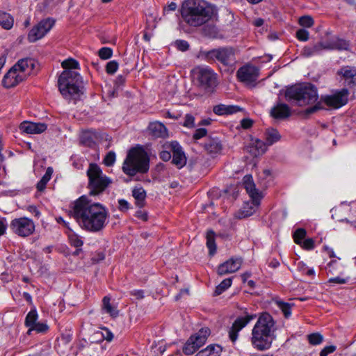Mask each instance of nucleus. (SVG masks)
I'll list each match as a JSON object with an SVG mask.
<instances>
[{
	"label": "nucleus",
	"instance_id": "nucleus-1",
	"mask_svg": "<svg viewBox=\"0 0 356 356\" xmlns=\"http://www.w3.org/2000/svg\"><path fill=\"white\" fill-rule=\"evenodd\" d=\"M69 216L73 217L83 229L98 232L107 224L109 213L103 204L92 202L86 195H82L71 204Z\"/></svg>",
	"mask_w": 356,
	"mask_h": 356
},
{
	"label": "nucleus",
	"instance_id": "nucleus-2",
	"mask_svg": "<svg viewBox=\"0 0 356 356\" xmlns=\"http://www.w3.org/2000/svg\"><path fill=\"white\" fill-rule=\"evenodd\" d=\"M180 13L188 26L198 27L210 20L217 19L218 10L204 0H185L181 4Z\"/></svg>",
	"mask_w": 356,
	"mask_h": 356
},
{
	"label": "nucleus",
	"instance_id": "nucleus-3",
	"mask_svg": "<svg viewBox=\"0 0 356 356\" xmlns=\"http://www.w3.org/2000/svg\"><path fill=\"white\" fill-rule=\"evenodd\" d=\"M275 321L271 315L262 314L252 330L251 342L254 348L266 350L271 347L274 339Z\"/></svg>",
	"mask_w": 356,
	"mask_h": 356
},
{
	"label": "nucleus",
	"instance_id": "nucleus-4",
	"mask_svg": "<svg viewBox=\"0 0 356 356\" xmlns=\"http://www.w3.org/2000/svg\"><path fill=\"white\" fill-rule=\"evenodd\" d=\"M149 168V158L142 147L131 148L124 161L122 171L130 177L147 173Z\"/></svg>",
	"mask_w": 356,
	"mask_h": 356
},
{
	"label": "nucleus",
	"instance_id": "nucleus-5",
	"mask_svg": "<svg viewBox=\"0 0 356 356\" xmlns=\"http://www.w3.org/2000/svg\"><path fill=\"white\" fill-rule=\"evenodd\" d=\"M285 97L288 102L299 106L316 103L318 99L316 88L309 83L288 88L285 92Z\"/></svg>",
	"mask_w": 356,
	"mask_h": 356
},
{
	"label": "nucleus",
	"instance_id": "nucleus-6",
	"mask_svg": "<svg viewBox=\"0 0 356 356\" xmlns=\"http://www.w3.org/2000/svg\"><path fill=\"white\" fill-rule=\"evenodd\" d=\"M59 91L64 98L76 99L83 94V80L81 75L73 70H64L58 80Z\"/></svg>",
	"mask_w": 356,
	"mask_h": 356
},
{
	"label": "nucleus",
	"instance_id": "nucleus-7",
	"mask_svg": "<svg viewBox=\"0 0 356 356\" xmlns=\"http://www.w3.org/2000/svg\"><path fill=\"white\" fill-rule=\"evenodd\" d=\"M348 90L347 88H342L341 90H337L332 95L321 96L320 101L317 102L314 106L303 111L302 115L305 118H308L310 115L318 111L324 109L323 103L330 108H339L348 103Z\"/></svg>",
	"mask_w": 356,
	"mask_h": 356
},
{
	"label": "nucleus",
	"instance_id": "nucleus-8",
	"mask_svg": "<svg viewBox=\"0 0 356 356\" xmlns=\"http://www.w3.org/2000/svg\"><path fill=\"white\" fill-rule=\"evenodd\" d=\"M86 174L90 195L96 196L103 193L112 184L111 179L103 173L97 163H90Z\"/></svg>",
	"mask_w": 356,
	"mask_h": 356
},
{
	"label": "nucleus",
	"instance_id": "nucleus-9",
	"mask_svg": "<svg viewBox=\"0 0 356 356\" xmlns=\"http://www.w3.org/2000/svg\"><path fill=\"white\" fill-rule=\"evenodd\" d=\"M191 74L194 84L207 92H212L218 86V74L209 66H196Z\"/></svg>",
	"mask_w": 356,
	"mask_h": 356
},
{
	"label": "nucleus",
	"instance_id": "nucleus-10",
	"mask_svg": "<svg viewBox=\"0 0 356 356\" xmlns=\"http://www.w3.org/2000/svg\"><path fill=\"white\" fill-rule=\"evenodd\" d=\"M208 63H219L224 66H232L236 63L235 50L231 47H223L200 52Z\"/></svg>",
	"mask_w": 356,
	"mask_h": 356
},
{
	"label": "nucleus",
	"instance_id": "nucleus-11",
	"mask_svg": "<svg viewBox=\"0 0 356 356\" xmlns=\"http://www.w3.org/2000/svg\"><path fill=\"white\" fill-rule=\"evenodd\" d=\"M211 334L209 327H202L197 333L191 336L183 347V353L185 355H193L207 341Z\"/></svg>",
	"mask_w": 356,
	"mask_h": 356
},
{
	"label": "nucleus",
	"instance_id": "nucleus-12",
	"mask_svg": "<svg viewBox=\"0 0 356 356\" xmlns=\"http://www.w3.org/2000/svg\"><path fill=\"white\" fill-rule=\"evenodd\" d=\"M11 231L20 237H27L31 235L35 231L33 221L26 217L15 218L10 224Z\"/></svg>",
	"mask_w": 356,
	"mask_h": 356
},
{
	"label": "nucleus",
	"instance_id": "nucleus-13",
	"mask_svg": "<svg viewBox=\"0 0 356 356\" xmlns=\"http://www.w3.org/2000/svg\"><path fill=\"white\" fill-rule=\"evenodd\" d=\"M54 25V21L50 18L40 21L29 31L28 40L30 42H35L42 38L51 30Z\"/></svg>",
	"mask_w": 356,
	"mask_h": 356
},
{
	"label": "nucleus",
	"instance_id": "nucleus-14",
	"mask_svg": "<svg viewBox=\"0 0 356 356\" xmlns=\"http://www.w3.org/2000/svg\"><path fill=\"white\" fill-rule=\"evenodd\" d=\"M166 147L172 152V163L177 168H182L187 161L186 154L179 143L173 140L166 145Z\"/></svg>",
	"mask_w": 356,
	"mask_h": 356
},
{
	"label": "nucleus",
	"instance_id": "nucleus-15",
	"mask_svg": "<svg viewBox=\"0 0 356 356\" xmlns=\"http://www.w3.org/2000/svg\"><path fill=\"white\" fill-rule=\"evenodd\" d=\"M259 74V69L252 65H243L236 72L238 80L248 85L254 83Z\"/></svg>",
	"mask_w": 356,
	"mask_h": 356
},
{
	"label": "nucleus",
	"instance_id": "nucleus-16",
	"mask_svg": "<svg viewBox=\"0 0 356 356\" xmlns=\"http://www.w3.org/2000/svg\"><path fill=\"white\" fill-rule=\"evenodd\" d=\"M256 317L255 315H246L237 318L233 323L229 330V337L232 342L236 341L238 332L245 327L252 320Z\"/></svg>",
	"mask_w": 356,
	"mask_h": 356
},
{
	"label": "nucleus",
	"instance_id": "nucleus-17",
	"mask_svg": "<svg viewBox=\"0 0 356 356\" xmlns=\"http://www.w3.org/2000/svg\"><path fill=\"white\" fill-rule=\"evenodd\" d=\"M242 263L243 259L241 257H232L218 266V274L224 275L235 273L241 268Z\"/></svg>",
	"mask_w": 356,
	"mask_h": 356
},
{
	"label": "nucleus",
	"instance_id": "nucleus-18",
	"mask_svg": "<svg viewBox=\"0 0 356 356\" xmlns=\"http://www.w3.org/2000/svg\"><path fill=\"white\" fill-rule=\"evenodd\" d=\"M243 185L251 200H253V202H255L256 205H259L262 196L259 190L256 188L251 175H246L244 176L243 179Z\"/></svg>",
	"mask_w": 356,
	"mask_h": 356
},
{
	"label": "nucleus",
	"instance_id": "nucleus-19",
	"mask_svg": "<svg viewBox=\"0 0 356 356\" xmlns=\"http://www.w3.org/2000/svg\"><path fill=\"white\" fill-rule=\"evenodd\" d=\"M337 74L341 77L346 86H356V67L343 66L337 72Z\"/></svg>",
	"mask_w": 356,
	"mask_h": 356
},
{
	"label": "nucleus",
	"instance_id": "nucleus-20",
	"mask_svg": "<svg viewBox=\"0 0 356 356\" xmlns=\"http://www.w3.org/2000/svg\"><path fill=\"white\" fill-rule=\"evenodd\" d=\"M24 80H25L24 75L19 74L15 68L12 67L4 75L2 84L3 87L10 88L16 86Z\"/></svg>",
	"mask_w": 356,
	"mask_h": 356
},
{
	"label": "nucleus",
	"instance_id": "nucleus-21",
	"mask_svg": "<svg viewBox=\"0 0 356 356\" xmlns=\"http://www.w3.org/2000/svg\"><path fill=\"white\" fill-rule=\"evenodd\" d=\"M35 66V61L31 58H25L19 60L13 67L19 72V74L24 75L26 79L31 74Z\"/></svg>",
	"mask_w": 356,
	"mask_h": 356
},
{
	"label": "nucleus",
	"instance_id": "nucleus-22",
	"mask_svg": "<svg viewBox=\"0 0 356 356\" xmlns=\"http://www.w3.org/2000/svg\"><path fill=\"white\" fill-rule=\"evenodd\" d=\"M204 148L207 154L214 157L221 154L222 144L218 138H209L204 143Z\"/></svg>",
	"mask_w": 356,
	"mask_h": 356
},
{
	"label": "nucleus",
	"instance_id": "nucleus-23",
	"mask_svg": "<svg viewBox=\"0 0 356 356\" xmlns=\"http://www.w3.org/2000/svg\"><path fill=\"white\" fill-rule=\"evenodd\" d=\"M270 116L276 120H284L291 115L290 107L284 103H277L270 111Z\"/></svg>",
	"mask_w": 356,
	"mask_h": 356
},
{
	"label": "nucleus",
	"instance_id": "nucleus-24",
	"mask_svg": "<svg viewBox=\"0 0 356 356\" xmlns=\"http://www.w3.org/2000/svg\"><path fill=\"white\" fill-rule=\"evenodd\" d=\"M47 128L44 123H35L30 122H23L19 126V129L26 134H38L44 132Z\"/></svg>",
	"mask_w": 356,
	"mask_h": 356
},
{
	"label": "nucleus",
	"instance_id": "nucleus-25",
	"mask_svg": "<svg viewBox=\"0 0 356 356\" xmlns=\"http://www.w3.org/2000/svg\"><path fill=\"white\" fill-rule=\"evenodd\" d=\"M148 129L151 135L155 138H165L168 136V129L161 122H151L149 124Z\"/></svg>",
	"mask_w": 356,
	"mask_h": 356
},
{
	"label": "nucleus",
	"instance_id": "nucleus-26",
	"mask_svg": "<svg viewBox=\"0 0 356 356\" xmlns=\"http://www.w3.org/2000/svg\"><path fill=\"white\" fill-rule=\"evenodd\" d=\"M325 48V42H319L311 46H305L301 51V55L305 57H310L320 54Z\"/></svg>",
	"mask_w": 356,
	"mask_h": 356
},
{
	"label": "nucleus",
	"instance_id": "nucleus-27",
	"mask_svg": "<svg viewBox=\"0 0 356 356\" xmlns=\"http://www.w3.org/2000/svg\"><path fill=\"white\" fill-rule=\"evenodd\" d=\"M258 206L259 205L255 204V202H253V200H252L250 203L247 202L243 205L241 209L237 212L236 217L239 219L248 218L256 211Z\"/></svg>",
	"mask_w": 356,
	"mask_h": 356
},
{
	"label": "nucleus",
	"instance_id": "nucleus-28",
	"mask_svg": "<svg viewBox=\"0 0 356 356\" xmlns=\"http://www.w3.org/2000/svg\"><path fill=\"white\" fill-rule=\"evenodd\" d=\"M222 348L218 345H209L198 352L195 356H221Z\"/></svg>",
	"mask_w": 356,
	"mask_h": 356
},
{
	"label": "nucleus",
	"instance_id": "nucleus-29",
	"mask_svg": "<svg viewBox=\"0 0 356 356\" xmlns=\"http://www.w3.org/2000/svg\"><path fill=\"white\" fill-rule=\"evenodd\" d=\"M132 195L136 200V204L139 208L145 205L146 198V191L143 187H136L132 190Z\"/></svg>",
	"mask_w": 356,
	"mask_h": 356
},
{
	"label": "nucleus",
	"instance_id": "nucleus-30",
	"mask_svg": "<svg viewBox=\"0 0 356 356\" xmlns=\"http://www.w3.org/2000/svg\"><path fill=\"white\" fill-rule=\"evenodd\" d=\"M102 310L113 318H116L119 314L117 307L111 304V298L108 296H104L102 300Z\"/></svg>",
	"mask_w": 356,
	"mask_h": 356
},
{
	"label": "nucleus",
	"instance_id": "nucleus-31",
	"mask_svg": "<svg viewBox=\"0 0 356 356\" xmlns=\"http://www.w3.org/2000/svg\"><path fill=\"white\" fill-rule=\"evenodd\" d=\"M349 42L343 39H337L330 42H325L327 49L347 50L349 48Z\"/></svg>",
	"mask_w": 356,
	"mask_h": 356
},
{
	"label": "nucleus",
	"instance_id": "nucleus-32",
	"mask_svg": "<svg viewBox=\"0 0 356 356\" xmlns=\"http://www.w3.org/2000/svg\"><path fill=\"white\" fill-rule=\"evenodd\" d=\"M266 143L261 140H257L254 145L248 147V151L254 156L263 154L266 150Z\"/></svg>",
	"mask_w": 356,
	"mask_h": 356
},
{
	"label": "nucleus",
	"instance_id": "nucleus-33",
	"mask_svg": "<svg viewBox=\"0 0 356 356\" xmlns=\"http://www.w3.org/2000/svg\"><path fill=\"white\" fill-rule=\"evenodd\" d=\"M53 168L48 167L46 170L45 174L42 176L41 179L38 182L36 185L37 190L40 192H42L46 188L47 184L49 181L53 174Z\"/></svg>",
	"mask_w": 356,
	"mask_h": 356
},
{
	"label": "nucleus",
	"instance_id": "nucleus-34",
	"mask_svg": "<svg viewBox=\"0 0 356 356\" xmlns=\"http://www.w3.org/2000/svg\"><path fill=\"white\" fill-rule=\"evenodd\" d=\"M281 138L278 131L275 129H268L265 133V139L267 145H272Z\"/></svg>",
	"mask_w": 356,
	"mask_h": 356
},
{
	"label": "nucleus",
	"instance_id": "nucleus-35",
	"mask_svg": "<svg viewBox=\"0 0 356 356\" xmlns=\"http://www.w3.org/2000/svg\"><path fill=\"white\" fill-rule=\"evenodd\" d=\"M14 19L8 13L0 11V25L6 30H10L13 26Z\"/></svg>",
	"mask_w": 356,
	"mask_h": 356
},
{
	"label": "nucleus",
	"instance_id": "nucleus-36",
	"mask_svg": "<svg viewBox=\"0 0 356 356\" xmlns=\"http://www.w3.org/2000/svg\"><path fill=\"white\" fill-rule=\"evenodd\" d=\"M215 236V232L213 230H209L207 232V247L209 249V253L211 256L214 255L216 252Z\"/></svg>",
	"mask_w": 356,
	"mask_h": 356
},
{
	"label": "nucleus",
	"instance_id": "nucleus-37",
	"mask_svg": "<svg viewBox=\"0 0 356 356\" xmlns=\"http://www.w3.org/2000/svg\"><path fill=\"white\" fill-rule=\"evenodd\" d=\"M38 315L35 309H31L26 315L25 318V325L31 328L37 323Z\"/></svg>",
	"mask_w": 356,
	"mask_h": 356
},
{
	"label": "nucleus",
	"instance_id": "nucleus-38",
	"mask_svg": "<svg viewBox=\"0 0 356 356\" xmlns=\"http://www.w3.org/2000/svg\"><path fill=\"white\" fill-rule=\"evenodd\" d=\"M232 283V278H226L223 280L216 288L214 291L215 296H219L225 290L231 286Z\"/></svg>",
	"mask_w": 356,
	"mask_h": 356
},
{
	"label": "nucleus",
	"instance_id": "nucleus-39",
	"mask_svg": "<svg viewBox=\"0 0 356 356\" xmlns=\"http://www.w3.org/2000/svg\"><path fill=\"white\" fill-rule=\"evenodd\" d=\"M61 66L65 70H72L74 69H79V63L75 59L67 58L62 62Z\"/></svg>",
	"mask_w": 356,
	"mask_h": 356
},
{
	"label": "nucleus",
	"instance_id": "nucleus-40",
	"mask_svg": "<svg viewBox=\"0 0 356 356\" xmlns=\"http://www.w3.org/2000/svg\"><path fill=\"white\" fill-rule=\"evenodd\" d=\"M306 235H307V232L304 228L297 229L293 234V238L294 242L296 244L300 245L302 242V241L305 238Z\"/></svg>",
	"mask_w": 356,
	"mask_h": 356
},
{
	"label": "nucleus",
	"instance_id": "nucleus-41",
	"mask_svg": "<svg viewBox=\"0 0 356 356\" xmlns=\"http://www.w3.org/2000/svg\"><path fill=\"white\" fill-rule=\"evenodd\" d=\"M49 330V326L44 323L37 322L35 325H33L31 328H29L27 334H30L31 331H36L38 333H44Z\"/></svg>",
	"mask_w": 356,
	"mask_h": 356
},
{
	"label": "nucleus",
	"instance_id": "nucleus-42",
	"mask_svg": "<svg viewBox=\"0 0 356 356\" xmlns=\"http://www.w3.org/2000/svg\"><path fill=\"white\" fill-rule=\"evenodd\" d=\"M69 241L70 245L75 248H81L83 245V241L81 238L76 234H70Z\"/></svg>",
	"mask_w": 356,
	"mask_h": 356
},
{
	"label": "nucleus",
	"instance_id": "nucleus-43",
	"mask_svg": "<svg viewBox=\"0 0 356 356\" xmlns=\"http://www.w3.org/2000/svg\"><path fill=\"white\" fill-rule=\"evenodd\" d=\"M307 339L310 344L316 346L322 343L323 338L320 333L316 332L307 335Z\"/></svg>",
	"mask_w": 356,
	"mask_h": 356
},
{
	"label": "nucleus",
	"instance_id": "nucleus-44",
	"mask_svg": "<svg viewBox=\"0 0 356 356\" xmlns=\"http://www.w3.org/2000/svg\"><path fill=\"white\" fill-rule=\"evenodd\" d=\"M297 268L300 272L308 276H313L315 274L314 270L313 268H308L302 261L298 263Z\"/></svg>",
	"mask_w": 356,
	"mask_h": 356
},
{
	"label": "nucleus",
	"instance_id": "nucleus-45",
	"mask_svg": "<svg viewBox=\"0 0 356 356\" xmlns=\"http://www.w3.org/2000/svg\"><path fill=\"white\" fill-rule=\"evenodd\" d=\"M277 304H278L280 309L283 312L285 318L290 317L291 315V308L290 304L284 302H281V301L278 302Z\"/></svg>",
	"mask_w": 356,
	"mask_h": 356
},
{
	"label": "nucleus",
	"instance_id": "nucleus-46",
	"mask_svg": "<svg viewBox=\"0 0 356 356\" xmlns=\"http://www.w3.org/2000/svg\"><path fill=\"white\" fill-rule=\"evenodd\" d=\"M115 162V154L113 151H110L105 156L103 163L106 166H112Z\"/></svg>",
	"mask_w": 356,
	"mask_h": 356
},
{
	"label": "nucleus",
	"instance_id": "nucleus-47",
	"mask_svg": "<svg viewBox=\"0 0 356 356\" xmlns=\"http://www.w3.org/2000/svg\"><path fill=\"white\" fill-rule=\"evenodd\" d=\"M203 31L204 34L210 38H216L218 33V30L216 26H205Z\"/></svg>",
	"mask_w": 356,
	"mask_h": 356
},
{
	"label": "nucleus",
	"instance_id": "nucleus-48",
	"mask_svg": "<svg viewBox=\"0 0 356 356\" xmlns=\"http://www.w3.org/2000/svg\"><path fill=\"white\" fill-rule=\"evenodd\" d=\"M113 51L109 47H102L99 50V56L104 60L110 58L112 56Z\"/></svg>",
	"mask_w": 356,
	"mask_h": 356
},
{
	"label": "nucleus",
	"instance_id": "nucleus-49",
	"mask_svg": "<svg viewBox=\"0 0 356 356\" xmlns=\"http://www.w3.org/2000/svg\"><path fill=\"white\" fill-rule=\"evenodd\" d=\"M299 245L305 250H311L315 248V242L312 238H305Z\"/></svg>",
	"mask_w": 356,
	"mask_h": 356
},
{
	"label": "nucleus",
	"instance_id": "nucleus-50",
	"mask_svg": "<svg viewBox=\"0 0 356 356\" xmlns=\"http://www.w3.org/2000/svg\"><path fill=\"white\" fill-rule=\"evenodd\" d=\"M299 24L302 26L311 27L314 24V19L308 15L302 16L299 19Z\"/></svg>",
	"mask_w": 356,
	"mask_h": 356
},
{
	"label": "nucleus",
	"instance_id": "nucleus-51",
	"mask_svg": "<svg viewBox=\"0 0 356 356\" xmlns=\"http://www.w3.org/2000/svg\"><path fill=\"white\" fill-rule=\"evenodd\" d=\"M182 125L187 128H193L195 127V118L191 114H186L184 117V121Z\"/></svg>",
	"mask_w": 356,
	"mask_h": 356
},
{
	"label": "nucleus",
	"instance_id": "nucleus-52",
	"mask_svg": "<svg viewBox=\"0 0 356 356\" xmlns=\"http://www.w3.org/2000/svg\"><path fill=\"white\" fill-rule=\"evenodd\" d=\"M118 69V63L115 60L109 61L106 65V71L108 74H113Z\"/></svg>",
	"mask_w": 356,
	"mask_h": 356
},
{
	"label": "nucleus",
	"instance_id": "nucleus-53",
	"mask_svg": "<svg viewBox=\"0 0 356 356\" xmlns=\"http://www.w3.org/2000/svg\"><path fill=\"white\" fill-rule=\"evenodd\" d=\"M175 46L179 51H186L189 49V44L187 41L183 40H177L175 41Z\"/></svg>",
	"mask_w": 356,
	"mask_h": 356
},
{
	"label": "nucleus",
	"instance_id": "nucleus-54",
	"mask_svg": "<svg viewBox=\"0 0 356 356\" xmlns=\"http://www.w3.org/2000/svg\"><path fill=\"white\" fill-rule=\"evenodd\" d=\"M296 37L300 41H307L309 39V32L303 29H299L296 32Z\"/></svg>",
	"mask_w": 356,
	"mask_h": 356
},
{
	"label": "nucleus",
	"instance_id": "nucleus-55",
	"mask_svg": "<svg viewBox=\"0 0 356 356\" xmlns=\"http://www.w3.org/2000/svg\"><path fill=\"white\" fill-rule=\"evenodd\" d=\"M207 130L205 128L197 129L193 136V138L195 140H199L207 136Z\"/></svg>",
	"mask_w": 356,
	"mask_h": 356
},
{
	"label": "nucleus",
	"instance_id": "nucleus-56",
	"mask_svg": "<svg viewBox=\"0 0 356 356\" xmlns=\"http://www.w3.org/2000/svg\"><path fill=\"white\" fill-rule=\"evenodd\" d=\"M227 106L219 104L213 107V112L219 115H226Z\"/></svg>",
	"mask_w": 356,
	"mask_h": 356
},
{
	"label": "nucleus",
	"instance_id": "nucleus-57",
	"mask_svg": "<svg viewBox=\"0 0 356 356\" xmlns=\"http://www.w3.org/2000/svg\"><path fill=\"white\" fill-rule=\"evenodd\" d=\"M160 159L163 161H168L172 158V152L169 150H163L159 154Z\"/></svg>",
	"mask_w": 356,
	"mask_h": 356
},
{
	"label": "nucleus",
	"instance_id": "nucleus-58",
	"mask_svg": "<svg viewBox=\"0 0 356 356\" xmlns=\"http://www.w3.org/2000/svg\"><path fill=\"white\" fill-rule=\"evenodd\" d=\"M335 346H325L320 353V356H327L328 354L332 353L336 350Z\"/></svg>",
	"mask_w": 356,
	"mask_h": 356
},
{
	"label": "nucleus",
	"instance_id": "nucleus-59",
	"mask_svg": "<svg viewBox=\"0 0 356 356\" xmlns=\"http://www.w3.org/2000/svg\"><path fill=\"white\" fill-rule=\"evenodd\" d=\"M118 204H119V209L120 211H127V210H129V204L127 200H125L124 199H120L118 200Z\"/></svg>",
	"mask_w": 356,
	"mask_h": 356
},
{
	"label": "nucleus",
	"instance_id": "nucleus-60",
	"mask_svg": "<svg viewBox=\"0 0 356 356\" xmlns=\"http://www.w3.org/2000/svg\"><path fill=\"white\" fill-rule=\"evenodd\" d=\"M177 8V3L175 2H171L167 6L163 8V14L166 15L170 11H175Z\"/></svg>",
	"mask_w": 356,
	"mask_h": 356
},
{
	"label": "nucleus",
	"instance_id": "nucleus-61",
	"mask_svg": "<svg viewBox=\"0 0 356 356\" xmlns=\"http://www.w3.org/2000/svg\"><path fill=\"white\" fill-rule=\"evenodd\" d=\"M103 330L105 332L102 333V337H104V339L108 341H111L113 339V333L106 327H104Z\"/></svg>",
	"mask_w": 356,
	"mask_h": 356
},
{
	"label": "nucleus",
	"instance_id": "nucleus-62",
	"mask_svg": "<svg viewBox=\"0 0 356 356\" xmlns=\"http://www.w3.org/2000/svg\"><path fill=\"white\" fill-rule=\"evenodd\" d=\"M253 121L248 118H244L241 121V125L243 129H249L252 126Z\"/></svg>",
	"mask_w": 356,
	"mask_h": 356
},
{
	"label": "nucleus",
	"instance_id": "nucleus-63",
	"mask_svg": "<svg viewBox=\"0 0 356 356\" xmlns=\"http://www.w3.org/2000/svg\"><path fill=\"white\" fill-rule=\"evenodd\" d=\"M130 294L135 296L138 300L144 298V291L143 290H134L130 292Z\"/></svg>",
	"mask_w": 356,
	"mask_h": 356
},
{
	"label": "nucleus",
	"instance_id": "nucleus-64",
	"mask_svg": "<svg viewBox=\"0 0 356 356\" xmlns=\"http://www.w3.org/2000/svg\"><path fill=\"white\" fill-rule=\"evenodd\" d=\"M330 283H336V284H345L347 282V280L345 278H342L340 277H332L329 280Z\"/></svg>",
	"mask_w": 356,
	"mask_h": 356
}]
</instances>
